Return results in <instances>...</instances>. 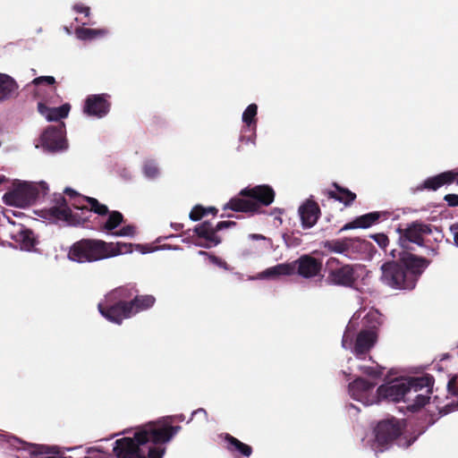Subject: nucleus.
<instances>
[{
    "label": "nucleus",
    "mask_w": 458,
    "mask_h": 458,
    "mask_svg": "<svg viewBox=\"0 0 458 458\" xmlns=\"http://www.w3.org/2000/svg\"><path fill=\"white\" fill-rule=\"evenodd\" d=\"M390 255L395 260L381 265L379 281L392 290L412 291L430 261L410 251L392 250Z\"/></svg>",
    "instance_id": "f257e3e1"
},
{
    "label": "nucleus",
    "mask_w": 458,
    "mask_h": 458,
    "mask_svg": "<svg viewBox=\"0 0 458 458\" xmlns=\"http://www.w3.org/2000/svg\"><path fill=\"white\" fill-rule=\"evenodd\" d=\"M171 417L162 420L148 422L139 428L133 437H122L114 442V454L117 458H146L143 445L151 442L154 445L169 442L180 430V426H173Z\"/></svg>",
    "instance_id": "f03ea898"
},
{
    "label": "nucleus",
    "mask_w": 458,
    "mask_h": 458,
    "mask_svg": "<svg viewBox=\"0 0 458 458\" xmlns=\"http://www.w3.org/2000/svg\"><path fill=\"white\" fill-rule=\"evenodd\" d=\"M131 251V243H114L99 239L84 238L75 242L70 247L68 258L78 263H92Z\"/></svg>",
    "instance_id": "7ed1b4c3"
},
{
    "label": "nucleus",
    "mask_w": 458,
    "mask_h": 458,
    "mask_svg": "<svg viewBox=\"0 0 458 458\" xmlns=\"http://www.w3.org/2000/svg\"><path fill=\"white\" fill-rule=\"evenodd\" d=\"M366 327L356 335L353 342V335L346 330L343 335L342 346L344 349H351L359 359H364L366 354L375 346L378 339V327L382 325V314L377 310H370L364 317Z\"/></svg>",
    "instance_id": "20e7f679"
},
{
    "label": "nucleus",
    "mask_w": 458,
    "mask_h": 458,
    "mask_svg": "<svg viewBox=\"0 0 458 458\" xmlns=\"http://www.w3.org/2000/svg\"><path fill=\"white\" fill-rule=\"evenodd\" d=\"M275 191L267 184L242 189L239 195L232 198L223 208L234 212L259 213L262 206H269L275 199Z\"/></svg>",
    "instance_id": "39448f33"
},
{
    "label": "nucleus",
    "mask_w": 458,
    "mask_h": 458,
    "mask_svg": "<svg viewBox=\"0 0 458 458\" xmlns=\"http://www.w3.org/2000/svg\"><path fill=\"white\" fill-rule=\"evenodd\" d=\"M47 190L48 186L45 182H15L13 189L4 193V199L9 206L25 208L34 204L40 193L45 195Z\"/></svg>",
    "instance_id": "423d86ee"
},
{
    "label": "nucleus",
    "mask_w": 458,
    "mask_h": 458,
    "mask_svg": "<svg viewBox=\"0 0 458 458\" xmlns=\"http://www.w3.org/2000/svg\"><path fill=\"white\" fill-rule=\"evenodd\" d=\"M327 276L326 282L329 285L352 288L357 281L355 267L342 264L336 258H329L326 263Z\"/></svg>",
    "instance_id": "0eeeda50"
},
{
    "label": "nucleus",
    "mask_w": 458,
    "mask_h": 458,
    "mask_svg": "<svg viewBox=\"0 0 458 458\" xmlns=\"http://www.w3.org/2000/svg\"><path fill=\"white\" fill-rule=\"evenodd\" d=\"M399 233L398 244L401 251H409L412 250L410 244L414 243L418 246L424 245V236L432 233L430 225H426L419 221L407 225L405 228H397Z\"/></svg>",
    "instance_id": "6e6552de"
},
{
    "label": "nucleus",
    "mask_w": 458,
    "mask_h": 458,
    "mask_svg": "<svg viewBox=\"0 0 458 458\" xmlns=\"http://www.w3.org/2000/svg\"><path fill=\"white\" fill-rule=\"evenodd\" d=\"M100 314L110 322L121 325L122 322L131 318L132 311L129 303H123L106 294L105 299L98 305Z\"/></svg>",
    "instance_id": "1a4fd4ad"
},
{
    "label": "nucleus",
    "mask_w": 458,
    "mask_h": 458,
    "mask_svg": "<svg viewBox=\"0 0 458 458\" xmlns=\"http://www.w3.org/2000/svg\"><path fill=\"white\" fill-rule=\"evenodd\" d=\"M64 134L65 125L64 123L57 126H48L40 136L43 148L50 153L67 149L68 143Z\"/></svg>",
    "instance_id": "9d476101"
},
{
    "label": "nucleus",
    "mask_w": 458,
    "mask_h": 458,
    "mask_svg": "<svg viewBox=\"0 0 458 458\" xmlns=\"http://www.w3.org/2000/svg\"><path fill=\"white\" fill-rule=\"evenodd\" d=\"M402 431L399 420L391 418L381 420L374 429L376 443L378 446L387 447L402 435Z\"/></svg>",
    "instance_id": "9b49d317"
},
{
    "label": "nucleus",
    "mask_w": 458,
    "mask_h": 458,
    "mask_svg": "<svg viewBox=\"0 0 458 458\" xmlns=\"http://www.w3.org/2000/svg\"><path fill=\"white\" fill-rule=\"evenodd\" d=\"M235 225L236 222L234 221H220L216 226H213L212 223L209 221H204L193 228V233L198 237L205 239L208 242L204 247L210 248L211 246H217L222 242L221 237L216 234L217 232Z\"/></svg>",
    "instance_id": "f8f14e48"
},
{
    "label": "nucleus",
    "mask_w": 458,
    "mask_h": 458,
    "mask_svg": "<svg viewBox=\"0 0 458 458\" xmlns=\"http://www.w3.org/2000/svg\"><path fill=\"white\" fill-rule=\"evenodd\" d=\"M291 264L293 266V275L297 274L302 278L310 279L321 276L322 260L310 254L301 255Z\"/></svg>",
    "instance_id": "ddd939ff"
},
{
    "label": "nucleus",
    "mask_w": 458,
    "mask_h": 458,
    "mask_svg": "<svg viewBox=\"0 0 458 458\" xmlns=\"http://www.w3.org/2000/svg\"><path fill=\"white\" fill-rule=\"evenodd\" d=\"M45 218L57 223L59 221L65 222L69 225L77 226L84 225L89 222L87 216H82L78 213H73L71 208H61L60 207H51L44 210Z\"/></svg>",
    "instance_id": "4468645a"
},
{
    "label": "nucleus",
    "mask_w": 458,
    "mask_h": 458,
    "mask_svg": "<svg viewBox=\"0 0 458 458\" xmlns=\"http://www.w3.org/2000/svg\"><path fill=\"white\" fill-rule=\"evenodd\" d=\"M364 244L365 241H360L358 238L345 237L344 239L326 241L323 246L330 252L351 256L353 253L360 252Z\"/></svg>",
    "instance_id": "2eb2a0df"
},
{
    "label": "nucleus",
    "mask_w": 458,
    "mask_h": 458,
    "mask_svg": "<svg viewBox=\"0 0 458 458\" xmlns=\"http://www.w3.org/2000/svg\"><path fill=\"white\" fill-rule=\"evenodd\" d=\"M9 223L12 225L9 235L12 240L20 244L22 250H30L38 244V241L31 229L10 219Z\"/></svg>",
    "instance_id": "dca6fc26"
},
{
    "label": "nucleus",
    "mask_w": 458,
    "mask_h": 458,
    "mask_svg": "<svg viewBox=\"0 0 458 458\" xmlns=\"http://www.w3.org/2000/svg\"><path fill=\"white\" fill-rule=\"evenodd\" d=\"M378 397L392 402H409V386L405 381H396L388 385H382L377 388Z\"/></svg>",
    "instance_id": "f3484780"
},
{
    "label": "nucleus",
    "mask_w": 458,
    "mask_h": 458,
    "mask_svg": "<svg viewBox=\"0 0 458 458\" xmlns=\"http://www.w3.org/2000/svg\"><path fill=\"white\" fill-rule=\"evenodd\" d=\"M106 94L89 95L85 100L83 112L89 116L102 118L106 116L111 107V103Z\"/></svg>",
    "instance_id": "a211bd4d"
},
{
    "label": "nucleus",
    "mask_w": 458,
    "mask_h": 458,
    "mask_svg": "<svg viewBox=\"0 0 458 458\" xmlns=\"http://www.w3.org/2000/svg\"><path fill=\"white\" fill-rule=\"evenodd\" d=\"M298 211L304 229L313 227L321 215L318 204L312 199L306 200L300 206Z\"/></svg>",
    "instance_id": "6ab92c4d"
},
{
    "label": "nucleus",
    "mask_w": 458,
    "mask_h": 458,
    "mask_svg": "<svg viewBox=\"0 0 458 458\" xmlns=\"http://www.w3.org/2000/svg\"><path fill=\"white\" fill-rule=\"evenodd\" d=\"M386 213L385 212H369L368 214L357 216L354 220L352 222H349L345 224L342 228V231H346L350 229H356V228H369L371 225H375L378 222L381 216H386Z\"/></svg>",
    "instance_id": "aec40b11"
},
{
    "label": "nucleus",
    "mask_w": 458,
    "mask_h": 458,
    "mask_svg": "<svg viewBox=\"0 0 458 458\" xmlns=\"http://www.w3.org/2000/svg\"><path fill=\"white\" fill-rule=\"evenodd\" d=\"M224 439L226 442L227 451L235 457H250L252 454L253 450L250 445L242 443L232 435L225 434Z\"/></svg>",
    "instance_id": "412c9836"
},
{
    "label": "nucleus",
    "mask_w": 458,
    "mask_h": 458,
    "mask_svg": "<svg viewBox=\"0 0 458 458\" xmlns=\"http://www.w3.org/2000/svg\"><path fill=\"white\" fill-rule=\"evenodd\" d=\"M376 383H371L363 377H358L349 384V393L351 396L357 400L362 401L369 392L375 387Z\"/></svg>",
    "instance_id": "4be33fe9"
},
{
    "label": "nucleus",
    "mask_w": 458,
    "mask_h": 458,
    "mask_svg": "<svg viewBox=\"0 0 458 458\" xmlns=\"http://www.w3.org/2000/svg\"><path fill=\"white\" fill-rule=\"evenodd\" d=\"M18 96V84L9 75L0 73V103Z\"/></svg>",
    "instance_id": "5701e85b"
},
{
    "label": "nucleus",
    "mask_w": 458,
    "mask_h": 458,
    "mask_svg": "<svg viewBox=\"0 0 458 458\" xmlns=\"http://www.w3.org/2000/svg\"><path fill=\"white\" fill-rule=\"evenodd\" d=\"M405 383L409 386V395L411 396L412 393H418L423 389H426V394H429L432 391V386L434 385V377L430 375H424L417 377H411L409 380L405 381Z\"/></svg>",
    "instance_id": "b1692460"
},
{
    "label": "nucleus",
    "mask_w": 458,
    "mask_h": 458,
    "mask_svg": "<svg viewBox=\"0 0 458 458\" xmlns=\"http://www.w3.org/2000/svg\"><path fill=\"white\" fill-rule=\"evenodd\" d=\"M332 186L335 188V191H328L327 192L329 199L337 200L346 207L351 206L356 199V193L347 188L340 186L337 182H333Z\"/></svg>",
    "instance_id": "393cba45"
},
{
    "label": "nucleus",
    "mask_w": 458,
    "mask_h": 458,
    "mask_svg": "<svg viewBox=\"0 0 458 458\" xmlns=\"http://www.w3.org/2000/svg\"><path fill=\"white\" fill-rule=\"evenodd\" d=\"M155 301L156 299L153 295L135 294V296L131 301H129V304L132 311V315L134 316L140 311L151 308L154 305Z\"/></svg>",
    "instance_id": "a878e982"
},
{
    "label": "nucleus",
    "mask_w": 458,
    "mask_h": 458,
    "mask_svg": "<svg viewBox=\"0 0 458 458\" xmlns=\"http://www.w3.org/2000/svg\"><path fill=\"white\" fill-rule=\"evenodd\" d=\"M106 222L100 224L98 230L101 232H113L124 222L123 215L117 210L109 211Z\"/></svg>",
    "instance_id": "bb28decb"
},
{
    "label": "nucleus",
    "mask_w": 458,
    "mask_h": 458,
    "mask_svg": "<svg viewBox=\"0 0 458 458\" xmlns=\"http://www.w3.org/2000/svg\"><path fill=\"white\" fill-rule=\"evenodd\" d=\"M293 275V266L291 263L277 264L274 267L267 268L262 272L263 277H276L279 276Z\"/></svg>",
    "instance_id": "cd10ccee"
},
{
    "label": "nucleus",
    "mask_w": 458,
    "mask_h": 458,
    "mask_svg": "<svg viewBox=\"0 0 458 458\" xmlns=\"http://www.w3.org/2000/svg\"><path fill=\"white\" fill-rule=\"evenodd\" d=\"M75 34L78 38L81 40H92L98 38H103L108 34L106 29H88V28H77Z\"/></svg>",
    "instance_id": "c85d7f7f"
},
{
    "label": "nucleus",
    "mask_w": 458,
    "mask_h": 458,
    "mask_svg": "<svg viewBox=\"0 0 458 458\" xmlns=\"http://www.w3.org/2000/svg\"><path fill=\"white\" fill-rule=\"evenodd\" d=\"M446 185L444 173H440L435 176L427 178L420 186L417 187L419 191H437L442 186Z\"/></svg>",
    "instance_id": "c756f323"
},
{
    "label": "nucleus",
    "mask_w": 458,
    "mask_h": 458,
    "mask_svg": "<svg viewBox=\"0 0 458 458\" xmlns=\"http://www.w3.org/2000/svg\"><path fill=\"white\" fill-rule=\"evenodd\" d=\"M138 291L134 289V287L131 286H121L114 289L111 291L108 294L113 296L114 298L117 299V301H120L123 303H129V301H131L134 296L135 293Z\"/></svg>",
    "instance_id": "7c9ffc66"
},
{
    "label": "nucleus",
    "mask_w": 458,
    "mask_h": 458,
    "mask_svg": "<svg viewBox=\"0 0 458 458\" xmlns=\"http://www.w3.org/2000/svg\"><path fill=\"white\" fill-rule=\"evenodd\" d=\"M257 113H258V106L256 104H250L247 106L242 114V122L245 125L252 130H256L257 126Z\"/></svg>",
    "instance_id": "2f4dec72"
},
{
    "label": "nucleus",
    "mask_w": 458,
    "mask_h": 458,
    "mask_svg": "<svg viewBox=\"0 0 458 458\" xmlns=\"http://www.w3.org/2000/svg\"><path fill=\"white\" fill-rule=\"evenodd\" d=\"M71 106L69 104H64L59 107L49 108L47 114V119L48 121H58L60 119L67 117Z\"/></svg>",
    "instance_id": "473e14b6"
},
{
    "label": "nucleus",
    "mask_w": 458,
    "mask_h": 458,
    "mask_svg": "<svg viewBox=\"0 0 458 458\" xmlns=\"http://www.w3.org/2000/svg\"><path fill=\"white\" fill-rule=\"evenodd\" d=\"M83 200H86V202L90 206V208H89V217L90 216L91 212H94L95 214H98V216H101L109 214V209L107 206L100 203L97 199L92 197H86L85 199H83Z\"/></svg>",
    "instance_id": "72a5a7b5"
},
{
    "label": "nucleus",
    "mask_w": 458,
    "mask_h": 458,
    "mask_svg": "<svg viewBox=\"0 0 458 458\" xmlns=\"http://www.w3.org/2000/svg\"><path fill=\"white\" fill-rule=\"evenodd\" d=\"M412 398L413 403L411 404L412 410L420 409L425 406L429 402V396L424 394L412 393L411 399Z\"/></svg>",
    "instance_id": "f704fd0d"
},
{
    "label": "nucleus",
    "mask_w": 458,
    "mask_h": 458,
    "mask_svg": "<svg viewBox=\"0 0 458 458\" xmlns=\"http://www.w3.org/2000/svg\"><path fill=\"white\" fill-rule=\"evenodd\" d=\"M360 371L372 377V378H379L384 373V368L380 366L377 367H369V366H362L360 368Z\"/></svg>",
    "instance_id": "c9c22d12"
},
{
    "label": "nucleus",
    "mask_w": 458,
    "mask_h": 458,
    "mask_svg": "<svg viewBox=\"0 0 458 458\" xmlns=\"http://www.w3.org/2000/svg\"><path fill=\"white\" fill-rule=\"evenodd\" d=\"M77 198L78 199L72 204V207L81 211V213H78L79 215L82 216H87L89 218L88 215H89V208L84 205V202H86V200H83V199H85L86 197H81L79 195Z\"/></svg>",
    "instance_id": "e433bc0d"
},
{
    "label": "nucleus",
    "mask_w": 458,
    "mask_h": 458,
    "mask_svg": "<svg viewBox=\"0 0 458 458\" xmlns=\"http://www.w3.org/2000/svg\"><path fill=\"white\" fill-rule=\"evenodd\" d=\"M206 215H207L206 208H204L200 205H196L195 207H193V208L190 212L189 216L192 221H199Z\"/></svg>",
    "instance_id": "4c0bfd02"
},
{
    "label": "nucleus",
    "mask_w": 458,
    "mask_h": 458,
    "mask_svg": "<svg viewBox=\"0 0 458 458\" xmlns=\"http://www.w3.org/2000/svg\"><path fill=\"white\" fill-rule=\"evenodd\" d=\"M143 171L146 176L155 178L158 174V168L153 161H147L144 164Z\"/></svg>",
    "instance_id": "58836bf2"
},
{
    "label": "nucleus",
    "mask_w": 458,
    "mask_h": 458,
    "mask_svg": "<svg viewBox=\"0 0 458 458\" xmlns=\"http://www.w3.org/2000/svg\"><path fill=\"white\" fill-rule=\"evenodd\" d=\"M135 226L132 225H127L123 226L118 231L113 232L114 236H133L135 234Z\"/></svg>",
    "instance_id": "ea45409f"
},
{
    "label": "nucleus",
    "mask_w": 458,
    "mask_h": 458,
    "mask_svg": "<svg viewBox=\"0 0 458 458\" xmlns=\"http://www.w3.org/2000/svg\"><path fill=\"white\" fill-rule=\"evenodd\" d=\"M371 238L378 244L380 248L386 251V247L389 244V239L385 233H376L371 235Z\"/></svg>",
    "instance_id": "a19ab883"
},
{
    "label": "nucleus",
    "mask_w": 458,
    "mask_h": 458,
    "mask_svg": "<svg viewBox=\"0 0 458 458\" xmlns=\"http://www.w3.org/2000/svg\"><path fill=\"white\" fill-rule=\"evenodd\" d=\"M443 173L446 181V185H450L452 183H456L458 185V168Z\"/></svg>",
    "instance_id": "79ce46f5"
},
{
    "label": "nucleus",
    "mask_w": 458,
    "mask_h": 458,
    "mask_svg": "<svg viewBox=\"0 0 458 458\" xmlns=\"http://www.w3.org/2000/svg\"><path fill=\"white\" fill-rule=\"evenodd\" d=\"M165 454V448L160 446L148 447L146 458H162Z\"/></svg>",
    "instance_id": "37998d69"
},
{
    "label": "nucleus",
    "mask_w": 458,
    "mask_h": 458,
    "mask_svg": "<svg viewBox=\"0 0 458 458\" xmlns=\"http://www.w3.org/2000/svg\"><path fill=\"white\" fill-rule=\"evenodd\" d=\"M31 83L35 86L42 84L54 85L55 83V79L53 76H39L35 78Z\"/></svg>",
    "instance_id": "c03bdc74"
},
{
    "label": "nucleus",
    "mask_w": 458,
    "mask_h": 458,
    "mask_svg": "<svg viewBox=\"0 0 458 458\" xmlns=\"http://www.w3.org/2000/svg\"><path fill=\"white\" fill-rule=\"evenodd\" d=\"M55 205L53 207H60L61 208H71L68 205V202L64 195L58 194L54 198Z\"/></svg>",
    "instance_id": "a18cd8bd"
},
{
    "label": "nucleus",
    "mask_w": 458,
    "mask_h": 458,
    "mask_svg": "<svg viewBox=\"0 0 458 458\" xmlns=\"http://www.w3.org/2000/svg\"><path fill=\"white\" fill-rule=\"evenodd\" d=\"M444 200L446 201L449 207H458V194L449 193L444 196Z\"/></svg>",
    "instance_id": "49530a36"
},
{
    "label": "nucleus",
    "mask_w": 458,
    "mask_h": 458,
    "mask_svg": "<svg viewBox=\"0 0 458 458\" xmlns=\"http://www.w3.org/2000/svg\"><path fill=\"white\" fill-rule=\"evenodd\" d=\"M73 9L80 13H84L85 16H89L90 13V8L89 6H85L81 4H77L73 6Z\"/></svg>",
    "instance_id": "de8ad7c7"
},
{
    "label": "nucleus",
    "mask_w": 458,
    "mask_h": 458,
    "mask_svg": "<svg viewBox=\"0 0 458 458\" xmlns=\"http://www.w3.org/2000/svg\"><path fill=\"white\" fill-rule=\"evenodd\" d=\"M447 389L450 394H452L454 395L458 394V387L456 386V381L454 378L449 380V382L447 384Z\"/></svg>",
    "instance_id": "09e8293b"
},
{
    "label": "nucleus",
    "mask_w": 458,
    "mask_h": 458,
    "mask_svg": "<svg viewBox=\"0 0 458 458\" xmlns=\"http://www.w3.org/2000/svg\"><path fill=\"white\" fill-rule=\"evenodd\" d=\"M197 415H201V416H202V418H203V420H205V421H207V420H208V412L206 411V410H205V409H203V408H199V409H198V410L194 411L192 412V414H191V420H192V418H193L194 416H197Z\"/></svg>",
    "instance_id": "8fccbe9b"
},
{
    "label": "nucleus",
    "mask_w": 458,
    "mask_h": 458,
    "mask_svg": "<svg viewBox=\"0 0 458 458\" xmlns=\"http://www.w3.org/2000/svg\"><path fill=\"white\" fill-rule=\"evenodd\" d=\"M38 112L41 114H44L47 116V114L48 113V110H49V107H47L45 104L43 103H38Z\"/></svg>",
    "instance_id": "3c124183"
},
{
    "label": "nucleus",
    "mask_w": 458,
    "mask_h": 458,
    "mask_svg": "<svg viewBox=\"0 0 458 458\" xmlns=\"http://www.w3.org/2000/svg\"><path fill=\"white\" fill-rule=\"evenodd\" d=\"M64 192L66 195L70 196L71 198H75L79 196V193H77L74 190L71 188H66Z\"/></svg>",
    "instance_id": "603ef678"
},
{
    "label": "nucleus",
    "mask_w": 458,
    "mask_h": 458,
    "mask_svg": "<svg viewBox=\"0 0 458 458\" xmlns=\"http://www.w3.org/2000/svg\"><path fill=\"white\" fill-rule=\"evenodd\" d=\"M171 226H172L175 231H181V230L183 228V225H182V224H180V223H173V224H171Z\"/></svg>",
    "instance_id": "864d4df0"
},
{
    "label": "nucleus",
    "mask_w": 458,
    "mask_h": 458,
    "mask_svg": "<svg viewBox=\"0 0 458 458\" xmlns=\"http://www.w3.org/2000/svg\"><path fill=\"white\" fill-rule=\"evenodd\" d=\"M206 209H207V215L210 213V214H212V215L216 216V215L217 214V211H218V210H217L216 208H214V207L206 208Z\"/></svg>",
    "instance_id": "5fc2aeb1"
},
{
    "label": "nucleus",
    "mask_w": 458,
    "mask_h": 458,
    "mask_svg": "<svg viewBox=\"0 0 458 458\" xmlns=\"http://www.w3.org/2000/svg\"><path fill=\"white\" fill-rule=\"evenodd\" d=\"M250 238L254 239V240H265V236H263L262 234H256V233L250 234Z\"/></svg>",
    "instance_id": "6e6d98bb"
},
{
    "label": "nucleus",
    "mask_w": 458,
    "mask_h": 458,
    "mask_svg": "<svg viewBox=\"0 0 458 458\" xmlns=\"http://www.w3.org/2000/svg\"><path fill=\"white\" fill-rule=\"evenodd\" d=\"M454 241L455 245L458 247V232L454 233Z\"/></svg>",
    "instance_id": "4d7b16f0"
},
{
    "label": "nucleus",
    "mask_w": 458,
    "mask_h": 458,
    "mask_svg": "<svg viewBox=\"0 0 458 458\" xmlns=\"http://www.w3.org/2000/svg\"><path fill=\"white\" fill-rule=\"evenodd\" d=\"M7 181L4 175H0V184L5 182Z\"/></svg>",
    "instance_id": "13d9d810"
},
{
    "label": "nucleus",
    "mask_w": 458,
    "mask_h": 458,
    "mask_svg": "<svg viewBox=\"0 0 458 458\" xmlns=\"http://www.w3.org/2000/svg\"><path fill=\"white\" fill-rule=\"evenodd\" d=\"M432 253H433L434 255H437V251L435 249H432Z\"/></svg>",
    "instance_id": "bf43d9fd"
},
{
    "label": "nucleus",
    "mask_w": 458,
    "mask_h": 458,
    "mask_svg": "<svg viewBox=\"0 0 458 458\" xmlns=\"http://www.w3.org/2000/svg\"><path fill=\"white\" fill-rule=\"evenodd\" d=\"M454 227H455V225H452V226H451V230H454Z\"/></svg>",
    "instance_id": "052dcab7"
}]
</instances>
